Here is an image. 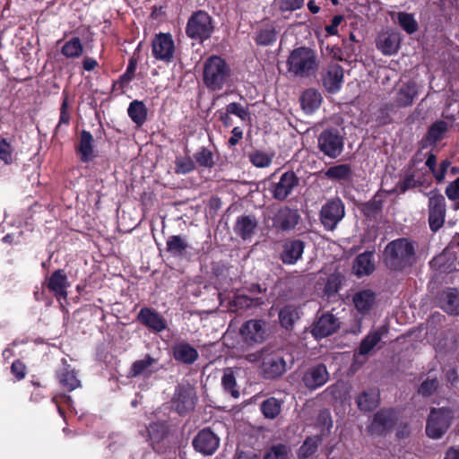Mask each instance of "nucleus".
Listing matches in <instances>:
<instances>
[{
  "label": "nucleus",
  "mask_w": 459,
  "mask_h": 459,
  "mask_svg": "<svg viewBox=\"0 0 459 459\" xmlns=\"http://www.w3.org/2000/svg\"><path fill=\"white\" fill-rule=\"evenodd\" d=\"M417 243L407 238L390 241L383 251V264L394 273H403L417 263Z\"/></svg>",
  "instance_id": "f257e3e1"
},
{
  "label": "nucleus",
  "mask_w": 459,
  "mask_h": 459,
  "mask_svg": "<svg viewBox=\"0 0 459 459\" xmlns=\"http://www.w3.org/2000/svg\"><path fill=\"white\" fill-rule=\"evenodd\" d=\"M289 73L296 77L309 78L316 74L319 68L317 55L307 47L294 48L287 59Z\"/></svg>",
  "instance_id": "f03ea898"
},
{
  "label": "nucleus",
  "mask_w": 459,
  "mask_h": 459,
  "mask_svg": "<svg viewBox=\"0 0 459 459\" xmlns=\"http://www.w3.org/2000/svg\"><path fill=\"white\" fill-rule=\"evenodd\" d=\"M231 69L221 56L213 55L205 60L203 81L210 91H221L229 83Z\"/></svg>",
  "instance_id": "7ed1b4c3"
},
{
  "label": "nucleus",
  "mask_w": 459,
  "mask_h": 459,
  "mask_svg": "<svg viewBox=\"0 0 459 459\" xmlns=\"http://www.w3.org/2000/svg\"><path fill=\"white\" fill-rule=\"evenodd\" d=\"M214 31V20L204 10L193 12L187 20L186 34L193 40L204 43L212 38Z\"/></svg>",
  "instance_id": "20e7f679"
},
{
  "label": "nucleus",
  "mask_w": 459,
  "mask_h": 459,
  "mask_svg": "<svg viewBox=\"0 0 459 459\" xmlns=\"http://www.w3.org/2000/svg\"><path fill=\"white\" fill-rule=\"evenodd\" d=\"M454 419L450 407L431 408L426 422V434L433 439L441 438L448 430Z\"/></svg>",
  "instance_id": "39448f33"
},
{
  "label": "nucleus",
  "mask_w": 459,
  "mask_h": 459,
  "mask_svg": "<svg viewBox=\"0 0 459 459\" xmlns=\"http://www.w3.org/2000/svg\"><path fill=\"white\" fill-rule=\"evenodd\" d=\"M260 371L264 379L274 380L287 371V362L283 352L264 349L259 352Z\"/></svg>",
  "instance_id": "423d86ee"
},
{
  "label": "nucleus",
  "mask_w": 459,
  "mask_h": 459,
  "mask_svg": "<svg viewBox=\"0 0 459 459\" xmlns=\"http://www.w3.org/2000/svg\"><path fill=\"white\" fill-rule=\"evenodd\" d=\"M428 196V223L431 232L437 233L443 228L446 217V202L445 196L435 188Z\"/></svg>",
  "instance_id": "0eeeda50"
},
{
  "label": "nucleus",
  "mask_w": 459,
  "mask_h": 459,
  "mask_svg": "<svg viewBox=\"0 0 459 459\" xmlns=\"http://www.w3.org/2000/svg\"><path fill=\"white\" fill-rule=\"evenodd\" d=\"M198 401L197 394L190 384H178L173 394L171 408L181 417H185L195 409Z\"/></svg>",
  "instance_id": "6e6552de"
},
{
  "label": "nucleus",
  "mask_w": 459,
  "mask_h": 459,
  "mask_svg": "<svg viewBox=\"0 0 459 459\" xmlns=\"http://www.w3.org/2000/svg\"><path fill=\"white\" fill-rule=\"evenodd\" d=\"M148 440L152 450L164 455L173 448L172 437L167 421H156L149 424L147 428Z\"/></svg>",
  "instance_id": "1a4fd4ad"
},
{
  "label": "nucleus",
  "mask_w": 459,
  "mask_h": 459,
  "mask_svg": "<svg viewBox=\"0 0 459 459\" xmlns=\"http://www.w3.org/2000/svg\"><path fill=\"white\" fill-rule=\"evenodd\" d=\"M319 151L330 159L338 158L344 149V136L335 127L324 129L317 137Z\"/></svg>",
  "instance_id": "9d476101"
},
{
  "label": "nucleus",
  "mask_w": 459,
  "mask_h": 459,
  "mask_svg": "<svg viewBox=\"0 0 459 459\" xmlns=\"http://www.w3.org/2000/svg\"><path fill=\"white\" fill-rule=\"evenodd\" d=\"M345 216V205L340 197L327 200L319 212V221L327 231H333Z\"/></svg>",
  "instance_id": "9b49d317"
},
{
  "label": "nucleus",
  "mask_w": 459,
  "mask_h": 459,
  "mask_svg": "<svg viewBox=\"0 0 459 459\" xmlns=\"http://www.w3.org/2000/svg\"><path fill=\"white\" fill-rule=\"evenodd\" d=\"M396 422L395 411L392 408H382L374 414L367 431L371 436H384L393 430Z\"/></svg>",
  "instance_id": "f8f14e48"
},
{
  "label": "nucleus",
  "mask_w": 459,
  "mask_h": 459,
  "mask_svg": "<svg viewBox=\"0 0 459 459\" xmlns=\"http://www.w3.org/2000/svg\"><path fill=\"white\" fill-rule=\"evenodd\" d=\"M300 178L293 170L283 172L277 182H272L269 192L277 201H285L299 186Z\"/></svg>",
  "instance_id": "ddd939ff"
},
{
  "label": "nucleus",
  "mask_w": 459,
  "mask_h": 459,
  "mask_svg": "<svg viewBox=\"0 0 459 459\" xmlns=\"http://www.w3.org/2000/svg\"><path fill=\"white\" fill-rule=\"evenodd\" d=\"M152 52L155 59L165 63L172 62L175 53V43L170 33L160 32L152 41Z\"/></svg>",
  "instance_id": "4468645a"
},
{
  "label": "nucleus",
  "mask_w": 459,
  "mask_h": 459,
  "mask_svg": "<svg viewBox=\"0 0 459 459\" xmlns=\"http://www.w3.org/2000/svg\"><path fill=\"white\" fill-rule=\"evenodd\" d=\"M272 226L277 230L290 231L299 224L300 216L296 209L281 206L270 217Z\"/></svg>",
  "instance_id": "2eb2a0df"
},
{
  "label": "nucleus",
  "mask_w": 459,
  "mask_h": 459,
  "mask_svg": "<svg viewBox=\"0 0 459 459\" xmlns=\"http://www.w3.org/2000/svg\"><path fill=\"white\" fill-rule=\"evenodd\" d=\"M339 328V319L333 314L326 312L315 320L310 332L316 340H321L333 334Z\"/></svg>",
  "instance_id": "dca6fc26"
},
{
  "label": "nucleus",
  "mask_w": 459,
  "mask_h": 459,
  "mask_svg": "<svg viewBox=\"0 0 459 459\" xmlns=\"http://www.w3.org/2000/svg\"><path fill=\"white\" fill-rule=\"evenodd\" d=\"M266 322L262 319H251L245 322L240 328L243 341L248 345L263 342L267 335Z\"/></svg>",
  "instance_id": "f3484780"
},
{
  "label": "nucleus",
  "mask_w": 459,
  "mask_h": 459,
  "mask_svg": "<svg viewBox=\"0 0 459 459\" xmlns=\"http://www.w3.org/2000/svg\"><path fill=\"white\" fill-rule=\"evenodd\" d=\"M192 444L197 452L204 455H212L220 446V438L209 428H205L197 433Z\"/></svg>",
  "instance_id": "a211bd4d"
},
{
  "label": "nucleus",
  "mask_w": 459,
  "mask_h": 459,
  "mask_svg": "<svg viewBox=\"0 0 459 459\" xmlns=\"http://www.w3.org/2000/svg\"><path fill=\"white\" fill-rule=\"evenodd\" d=\"M329 379V373L324 363H318L309 367L302 376L303 385L309 390H316Z\"/></svg>",
  "instance_id": "6ab92c4d"
},
{
  "label": "nucleus",
  "mask_w": 459,
  "mask_h": 459,
  "mask_svg": "<svg viewBox=\"0 0 459 459\" xmlns=\"http://www.w3.org/2000/svg\"><path fill=\"white\" fill-rule=\"evenodd\" d=\"M305 242L299 238H287L281 245L280 259L283 264L293 265L302 258Z\"/></svg>",
  "instance_id": "aec40b11"
},
{
  "label": "nucleus",
  "mask_w": 459,
  "mask_h": 459,
  "mask_svg": "<svg viewBox=\"0 0 459 459\" xmlns=\"http://www.w3.org/2000/svg\"><path fill=\"white\" fill-rule=\"evenodd\" d=\"M70 285L68 277L63 269L54 271L46 280L47 289L57 300L67 299V289Z\"/></svg>",
  "instance_id": "412c9836"
},
{
  "label": "nucleus",
  "mask_w": 459,
  "mask_h": 459,
  "mask_svg": "<svg viewBox=\"0 0 459 459\" xmlns=\"http://www.w3.org/2000/svg\"><path fill=\"white\" fill-rule=\"evenodd\" d=\"M136 320L153 333H160L167 328L166 319L152 307H142Z\"/></svg>",
  "instance_id": "4be33fe9"
},
{
  "label": "nucleus",
  "mask_w": 459,
  "mask_h": 459,
  "mask_svg": "<svg viewBox=\"0 0 459 459\" xmlns=\"http://www.w3.org/2000/svg\"><path fill=\"white\" fill-rule=\"evenodd\" d=\"M171 351L173 359L185 365L194 364L199 357L197 350L186 341L175 342Z\"/></svg>",
  "instance_id": "5701e85b"
},
{
  "label": "nucleus",
  "mask_w": 459,
  "mask_h": 459,
  "mask_svg": "<svg viewBox=\"0 0 459 459\" xmlns=\"http://www.w3.org/2000/svg\"><path fill=\"white\" fill-rule=\"evenodd\" d=\"M322 82L328 92H338L343 83V68L338 64L329 65L323 75Z\"/></svg>",
  "instance_id": "b1692460"
},
{
  "label": "nucleus",
  "mask_w": 459,
  "mask_h": 459,
  "mask_svg": "<svg viewBox=\"0 0 459 459\" xmlns=\"http://www.w3.org/2000/svg\"><path fill=\"white\" fill-rule=\"evenodd\" d=\"M448 130V125L444 120L434 122L428 129L426 134L419 142L420 149H426L429 146H436L437 143L441 141Z\"/></svg>",
  "instance_id": "393cba45"
},
{
  "label": "nucleus",
  "mask_w": 459,
  "mask_h": 459,
  "mask_svg": "<svg viewBox=\"0 0 459 459\" xmlns=\"http://www.w3.org/2000/svg\"><path fill=\"white\" fill-rule=\"evenodd\" d=\"M440 307L448 315L459 316V290L446 288L438 296Z\"/></svg>",
  "instance_id": "a878e982"
},
{
  "label": "nucleus",
  "mask_w": 459,
  "mask_h": 459,
  "mask_svg": "<svg viewBox=\"0 0 459 459\" xmlns=\"http://www.w3.org/2000/svg\"><path fill=\"white\" fill-rule=\"evenodd\" d=\"M377 295L370 289L357 291L352 296V302L359 314L368 315L376 303Z\"/></svg>",
  "instance_id": "bb28decb"
},
{
  "label": "nucleus",
  "mask_w": 459,
  "mask_h": 459,
  "mask_svg": "<svg viewBox=\"0 0 459 459\" xmlns=\"http://www.w3.org/2000/svg\"><path fill=\"white\" fill-rule=\"evenodd\" d=\"M352 269L359 278L370 275L376 269L374 252L365 251L358 255L354 259Z\"/></svg>",
  "instance_id": "cd10ccee"
},
{
  "label": "nucleus",
  "mask_w": 459,
  "mask_h": 459,
  "mask_svg": "<svg viewBox=\"0 0 459 459\" xmlns=\"http://www.w3.org/2000/svg\"><path fill=\"white\" fill-rule=\"evenodd\" d=\"M189 248H191V246L184 236L171 235L167 238L166 250L173 257L186 258L190 255Z\"/></svg>",
  "instance_id": "c85d7f7f"
},
{
  "label": "nucleus",
  "mask_w": 459,
  "mask_h": 459,
  "mask_svg": "<svg viewBox=\"0 0 459 459\" xmlns=\"http://www.w3.org/2000/svg\"><path fill=\"white\" fill-rule=\"evenodd\" d=\"M56 378L60 386L66 392H72L81 386V381L78 379L74 368L69 364H65L56 371Z\"/></svg>",
  "instance_id": "c756f323"
},
{
  "label": "nucleus",
  "mask_w": 459,
  "mask_h": 459,
  "mask_svg": "<svg viewBox=\"0 0 459 459\" xmlns=\"http://www.w3.org/2000/svg\"><path fill=\"white\" fill-rule=\"evenodd\" d=\"M258 222L252 215H242L237 218L233 230L237 236L243 240L251 238L254 235Z\"/></svg>",
  "instance_id": "7c9ffc66"
},
{
  "label": "nucleus",
  "mask_w": 459,
  "mask_h": 459,
  "mask_svg": "<svg viewBox=\"0 0 459 459\" xmlns=\"http://www.w3.org/2000/svg\"><path fill=\"white\" fill-rule=\"evenodd\" d=\"M264 301L261 297H251L247 293H236L230 301V307L236 312L259 307Z\"/></svg>",
  "instance_id": "2f4dec72"
},
{
  "label": "nucleus",
  "mask_w": 459,
  "mask_h": 459,
  "mask_svg": "<svg viewBox=\"0 0 459 459\" xmlns=\"http://www.w3.org/2000/svg\"><path fill=\"white\" fill-rule=\"evenodd\" d=\"M400 35L396 32H384L377 40V48L385 56L397 53L400 47Z\"/></svg>",
  "instance_id": "473e14b6"
},
{
  "label": "nucleus",
  "mask_w": 459,
  "mask_h": 459,
  "mask_svg": "<svg viewBox=\"0 0 459 459\" xmlns=\"http://www.w3.org/2000/svg\"><path fill=\"white\" fill-rule=\"evenodd\" d=\"M380 402V393L377 388H369L363 391L357 397L356 403L361 411H372Z\"/></svg>",
  "instance_id": "72a5a7b5"
},
{
  "label": "nucleus",
  "mask_w": 459,
  "mask_h": 459,
  "mask_svg": "<svg viewBox=\"0 0 459 459\" xmlns=\"http://www.w3.org/2000/svg\"><path fill=\"white\" fill-rule=\"evenodd\" d=\"M278 318L282 328L291 331L295 323L300 318V310L294 305H285L280 309Z\"/></svg>",
  "instance_id": "f704fd0d"
},
{
  "label": "nucleus",
  "mask_w": 459,
  "mask_h": 459,
  "mask_svg": "<svg viewBox=\"0 0 459 459\" xmlns=\"http://www.w3.org/2000/svg\"><path fill=\"white\" fill-rule=\"evenodd\" d=\"M93 136L86 130H82L80 134V141L77 146V152L82 162H90L95 155L93 154Z\"/></svg>",
  "instance_id": "c9c22d12"
},
{
  "label": "nucleus",
  "mask_w": 459,
  "mask_h": 459,
  "mask_svg": "<svg viewBox=\"0 0 459 459\" xmlns=\"http://www.w3.org/2000/svg\"><path fill=\"white\" fill-rule=\"evenodd\" d=\"M299 100L304 112L312 114L320 107L322 96L316 90L309 88L303 91Z\"/></svg>",
  "instance_id": "e433bc0d"
},
{
  "label": "nucleus",
  "mask_w": 459,
  "mask_h": 459,
  "mask_svg": "<svg viewBox=\"0 0 459 459\" xmlns=\"http://www.w3.org/2000/svg\"><path fill=\"white\" fill-rule=\"evenodd\" d=\"M388 329L386 326H382L378 330L370 332L361 341L359 346V353L360 355L368 354L374 347L381 341L383 335L386 334Z\"/></svg>",
  "instance_id": "4c0bfd02"
},
{
  "label": "nucleus",
  "mask_w": 459,
  "mask_h": 459,
  "mask_svg": "<svg viewBox=\"0 0 459 459\" xmlns=\"http://www.w3.org/2000/svg\"><path fill=\"white\" fill-rule=\"evenodd\" d=\"M417 94V84L414 82H408L398 91L395 99L396 105L401 108L411 106Z\"/></svg>",
  "instance_id": "58836bf2"
},
{
  "label": "nucleus",
  "mask_w": 459,
  "mask_h": 459,
  "mask_svg": "<svg viewBox=\"0 0 459 459\" xmlns=\"http://www.w3.org/2000/svg\"><path fill=\"white\" fill-rule=\"evenodd\" d=\"M325 175L331 180L351 181L353 178V170L351 164L342 163L328 168Z\"/></svg>",
  "instance_id": "ea45409f"
},
{
  "label": "nucleus",
  "mask_w": 459,
  "mask_h": 459,
  "mask_svg": "<svg viewBox=\"0 0 459 459\" xmlns=\"http://www.w3.org/2000/svg\"><path fill=\"white\" fill-rule=\"evenodd\" d=\"M283 401L271 396L264 400L260 404V411L267 420H275L281 412Z\"/></svg>",
  "instance_id": "a19ab883"
},
{
  "label": "nucleus",
  "mask_w": 459,
  "mask_h": 459,
  "mask_svg": "<svg viewBox=\"0 0 459 459\" xmlns=\"http://www.w3.org/2000/svg\"><path fill=\"white\" fill-rule=\"evenodd\" d=\"M322 442L319 436L307 437L302 445L297 451L298 459H307L317 452Z\"/></svg>",
  "instance_id": "79ce46f5"
},
{
  "label": "nucleus",
  "mask_w": 459,
  "mask_h": 459,
  "mask_svg": "<svg viewBox=\"0 0 459 459\" xmlns=\"http://www.w3.org/2000/svg\"><path fill=\"white\" fill-rule=\"evenodd\" d=\"M131 120L137 126H142L147 120V108L141 100H133L127 108Z\"/></svg>",
  "instance_id": "37998d69"
},
{
  "label": "nucleus",
  "mask_w": 459,
  "mask_h": 459,
  "mask_svg": "<svg viewBox=\"0 0 459 459\" xmlns=\"http://www.w3.org/2000/svg\"><path fill=\"white\" fill-rule=\"evenodd\" d=\"M157 362V359L152 357L150 354H145L143 359H138L133 362L128 377H137L147 372L149 368Z\"/></svg>",
  "instance_id": "c03bdc74"
},
{
  "label": "nucleus",
  "mask_w": 459,
  "mask_h": 459,
  "mask_svg": "<svg viewBox=\"0 0 459 459\" xmlns=\"http://www.w3.org/2000/svg\"><path fill=\"white\" fill-rule=\"evenodd\" d=\"M61 53L67 58L80 57L83 53V46L80 38L74 37L66 41L61 48Z\"/></svg>",
  "instance_id": "a18cd8bd"
},
{
  "label": "nucleus",
  "mask_w": 459,
  "mask_h": 459,
  "mask_svg": "<svg viewBox=\"0 0 459 459\" xmlns=\"http://www.w3.org/2000/svg\"><path fill=\"white\" fill-rule=\"evenodd\" d=\"M342 281L343 276L341 273H331L326 279L323 290L324 295L327 297V299L334 297L340 290Z\"/></svg>",
  "instance_id": "49530a36"
},
{
  "label": "nucleus",
  "mask_w": 459,
  "mask_h": 459,
  "mask_svg": "<svg viewBox=\"0 0 459 459\" xmlns=\"http://www.w3.org/2000/svg\"><path fill=\"white\" fill-rule=\"evenodd\" d=\"M221 385L223 390L230 394L233 398H238L240 395L239 390L237 385L236 377L231 368L225 369L221 377Z\"/></svg>",
  "instance_id": "de8ad7c7"
},
{
  "label": "nucleus",
  "mask_w": 459,
  "mask_h": 459,
  "mask_svg": "<svg viewBox=\"0 0 459 459\" xmlns=\"http://www.w3.org/2000/svg\"><path fill=\"white\" fill-rule=\"evenodd\" d=\"M140 50V46L135 49L134 55L129 58L128 65L126 72L120 75L118 83L121 88L126 86L135 76V71L138 64V57L136 56V52Z\"/></svg>",
  "instance_id": "09e8293b"
},
{
  "label": "nucleus",
  "mask_w": 459,
  "mask_h": 459,
  "mask_svg": "<svg viewBox=\"0 0 459 459\" xmlns=\"http://www.w3.org/2000/svg\"><path fill=\"white\" fill-rule=\"evenodd\" d=\"M291 454L290 446L278 443L271 446L264 455V459H289Z\"/></svg>",
  "instance_id": "8fccbe9b"
},
{
  "label": "nucleus",
  "mask_w": 459,
  "mask_h": 459,
  "mask_svg": "<svg viewBox=\"0 0 459 459\" xmlns=\"http://www.w3.org/2000/svg\"><path fill=\"white\" fill-rule=\"evenodd\" d=\"M249 160L256 168H267L272 164L273 153H268L261 150H255L249 154Z\"/></svg>",
  "instance_id": "3c124183"
},
{
  "label": "nucleus",
  "mask_w": 459,
  "mask_h": 459,
  "mask_svg": "<svg viewBox=\"0 0 459 459\" xmlns=\"http://www.w3.org/2000/svg\"><path fill=\"white\" fill-rule=\"evenodd\" d=\"M277 39V32L273 26L261 29L255 38V41L258 46H269Z\"/></svg>",
  "instance_id": "603ef678"
},
{
  "label": "nucleus",
  "mask_w": 459,
  "mask_h": 459,
  "mask_svg": "<svg viewBox=\"0 0 459 459\" xmlns=\"http://www.w3.org/2000/svg\"><path fill=\"white\" fill-rule=\"evenodd\" d=\"M194 159L196 163L203 168L212 169L215 165L214 155L212 152L206 147L200 148L194 154Z\"/></svg>",
  "instance_id": "864d4df0"
},
{
  "label": "nucleus",
  "mask_w": 459,
  "mask_h": 459,
  "mask_svg": "<svg viewBox=\"0 0 459 459\" xmlns=\"http://www.w3.org/2000/svg\"><path fill=\"white\" fill-rule=\"evenodd\" d=\"M398 23L401 28L408 34H412L418 30V23L411 13L400 12L398 13Z\"/></svg>",
  "instance_id": "5fc2aeb1"
},
{
  "label": "nucleus",
  "mask_w": 459,
  "mask_h": 459,
  "mask_svg": "<svg viewBox=\"0 0 459 459\" xmlns=\"http://www.w3.org/2000/svg\"><path fill=\"white\" fill-rule=\"evenodd\" d=\"M195 169V162L191 157H177L175 160L174 171L178 175H186Z\"/></svg>",
  "instance_id": "6e6d98bb"
},
{
  "label": "nucleus",
  "mask_w": 459,
  "mask_h": 459,
  "mask_svg": "<svg viewBox=\"0 0 459 459\" xmlns=\"http://www.w3.org/2000/svg\"><path fill=\"white\" fill-rule=\"evenodd\" d=\"M438 380L435 378H427L424 380L418 388V394L423 397L431 396L438 388Z\"/></svg>",
  "instance_id": "4d7b16f0"
},
{
  "label": "nucleus",
  "mask_w": 459,
  "mask_h": 459,
  "mask_svg": "<svg viewBox=\"0 0 459 459\" xmlns=\"http://www.w3.org/2000/svg\"><path fill=\"white\" fill-rule=\"evenodd\" d=\"M226 110L230 115H235L245 121L249 118V110L247 107H243L240 103L231 102L226 106Z\"/></svg>",
  "instance_id": "13d9d810"
},
{
  "label": "nucleus",
  "mask_w": 459,
  "mask_h": 459,
  "mask_svg": "<svg viewBox=\"0 0 459 459\" xmlns=\"http://www.w3.org/2000/svg\"><path fill=\"white\" fill-rule=\"evenodd\" d=\"M68 100L69 95L66 91H64L62 93V103L60 107V116H59V123L58 125H69L71 115L68 111Z\"/></svg>",
  "instance_id": "bf43d9fd"
},
{
  "label": "nucleus",
  "mask_w": 459,
  "mask_h": 459,
  "mask_svg": "<svg viewBox=\"0 0 459 459\" xmlns=\"http://www.w3.org/2000/svg\"><path fill=\"white\" fill-rule=\"evenodd\" d=\"M393 110L391 104H385L378 109L376 121L379 126H386L392 122L390 111Z\"/></svg>",
  "instance_id": "052dcab7"
},
{
  "label": "nucleus",
  "mask_w": 459,
  "mask_h": 459,
  "mask_svg": "<svg viewBox=\"0 0 459 459\" xmlns=\"http://www.w3.org/2000/svg\"><path fill=\"white\" fill-rule=\"evenodd\" d=\"M316 424L323 430L326 429L327 431H329L331 429V428L333 427V420L331 413L328 410L325 409L320 411L316 418Z\"/></svg>",
  "instance_id": "680f3d73"
},
{
  "label": "nucleus",
  "mask_w": 459,
  "mask_h": 459,
  "mask_svg": "<svg viewBox=\"0 0 459 459\" xmlns=\"http://www.w3.org/2000/svg\"><path fill=\"white\" fill-rule=\"evenodd\" d=\"M52 402L56 405L59 414L65 417V411L61 407V403L66 404L68 407L72 406V397L66 394H58L53 396Z\"/></svg>",
  "instance_id": "e2e57ef3"
},
{
  "label": "nucleus",
  "mask_w": 459,
  "mask_h": 459,
  "mask_svg": "<svg viewBox=\"0 0 459 459\" xmlns=\"http://www.w3.org/2000/svg\"><path fill=\"white\" fill-rule=\"evenodd\" d=\"M378 193L364 204V212L367 214H373L380 212L383 206V201L377 198Z\"/></svg>",
  "instance_id": "0e129e2a"
},
{
  "label": "nucleus",
  "mask_w": 459,
  "mask_h": 459,
  "mask_svg": "<svg viewBox=\"0 0 459 459\" xmlns=\"http://www.w3.org/2000/svg\"><path fill=\"white\" fill-rule=\"evenodd\" d=\"M417 186V182L415 180V175L411 171L404 177L402 181H399L397 184V187L399 188L402 194L405 193L411 188H413Z\"/></svg>",
  "instance_id": "69168bd1"
},
{
  "label": "nucleus",
  "mask_w": 459,
  "mask_h": 459,
  "mask_svg": "<svg viewBox=\"0 0 459 459\" xmlns=\"http://www.w3.org/2000/svg\"><path fill=\"white\" fill-rule=\"evenodd\" d=\"M445 193L449 200H459V177L447 185Z\"/></svg>",
  "instance_id": "338daca9"
},
{
  "label": "nucleus",
  "mask_w": 459,
  "mask_h": 459,
  "mask_svg": "<svg viewBox=\"0 0 459 459\" xmlns=\"http://www.w3.org/2000/svg\"><path fill=\"white\" fill-rule=\"evenodd\" d=\"M212 273L217 279L224 280L228 276L229 267L221 262H213L212 264Z\"/></svg>",
  "instance_id": "774afa93"
}]
</instances>
